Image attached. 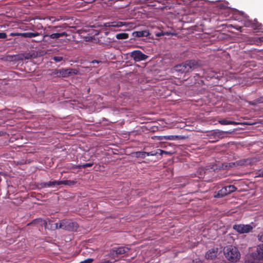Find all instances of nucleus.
Returning <instances> with one entry per match:
<instances>
[{
  "mask_svg": "<svg viewBox=\"0 0 263 263\" xmlns=\"http://www.w3.org/2000/svg\"><path fill=\"white\" fill-rule=\"evenodd\" d=\"M224 254L226 258L232 262H237L240 257L238 249L232 246H228L224 249Z\"/></svg>",
  "mask_w": 263,
  "mask_h": 263,
  "instance_id": "f257e3e1",
  "label": "nucleus"
},
{
  "mask_svg": "<svg viewBox=\"0 0 263 263\" xmlns=\"http://www.w3.org/2000/svg\"><path fill=\"white\" fill-rule=\"evenodd\" d=\"M197 65V62L195 60L186 61L181 64L176 65L174 69L177 72L186 73L195 68Z\"/></svg>",
  "mask_w": 263,
  "mask_h": 263,
  "instance_id": "f03ea898",
  "label": "nucleus"
},
{
  "mask_svg": "<svg viewBox=\"0 0 263 263\" xmlns=\"http://www.w3.org/2000/svg\"><path fill=\"white\" fill-rule=\"evenodd\" d=\"M78 70L72 68L55 69L49 74L50 76L55 78H67L70 76L77 74Z\"/></svg>",
  "mask_w": 263,
  "mask_h": 263,
  "instance_id": "7ed1b4c3",
  "label": "nucleus"
},
{
  "mask_svg": "<svg viewBox=\"0 0 263 263\" xmlns=\"http://www.w3.org/2000/svg\"><path fill=\"white\" fill-rule=\"evenodd\" d=\"M79 228L78 224L70 220H62L59 223V229L68 231H76Z\"/></svg>",
  "mask_w": 263,
  "mask_h": 263,
  "instance_id": "20e7f679",
  "label": "nucleus"
},
{
  "mask_svg": "<svg viewBox=\"0 0 263 263\" xmlns=\"http://www.w3.org/2000/svg\"><path fill=\"white\" fill-rule=\"evenodd\" d=\"M227 133V132L223 131L215 130L207 132L206 136L209 137V142H211L215 140L217 141L219 139H222Z\"/></svg>",
  "mask_w": 263,
  "mask_h": 263,
  "instance_id": "39448f33",
  "label": "nucleus"
},
{
  "mask_svg": "<svg viewBox=\"0 0 263 263\" xmlns=\"http://www.w3.org/2000/svg\"><path fill=\"white\" fill-rule=\"evenodd\" d=\"M236 190L237 187L234 185L224 186L218 192L215 197L217 198L222 197L235 192Z\"/></svg>",
  "mask_w": 263,
  "mask_h": 263,
  "instance_id": "423d86ee",
  "label": "nucleus"
},
{
  "mask_svg": "<svg viewBox=\"0 0 263 263\" xmlns=\"http://www.w3.org/2000/svg\"><path fill=\"white\" fill-rule=\"evenodd\" d=\"M233 229L239 234L248 233L253 230V227L250 224H234Z\"/></svg>",
  "mask_w": 263,
  "mask_h": 263,
  "instance_id": "0eeeda50",
  "label": "nucleus"
},
{
  "mask_svg": "<svg viewBox=\"0 0 263 263\" xmlns=\"http://www.w3.org/2000/svg\"><path fill=\"white\" fill-rule=\"evenodd\" d=\"M130 56L135 62H140L145 60L148 57L147 55L143 53L140 50H134L132 51L130 53Z\"/></svg>",
  "mask_w": 263,
  "mask_h": 263,
  "instance_id": "6e6552de",
  "label": "nucleus"
},
{
  "mask_svg": "<svg viewBox=\"0 0 263 263\" xmlns=\"http://www.w3.org/2000/svg\"><path fill=\"white\" fill-rule=\"evenodd\" d=\"M131 23L121 22V21H114L110 22H107L104 24L103 26L105 27H120L123 26L126 27H131Z\"/></svg>",
  "mask_w": 263,
  "mask_h": 263,
  "instance_id": "1a4fd4ad",
  "label": "nucleus"
},
{
  "mask_svg": "<svg viewBox=\"0 0 263 263\" xmlns=\"http://www.w3.org/2000/svg\"><path fill=\"white\" fill-rule=\"evenodd\" d=\"M250 161L248 159H241L235 162H232L228 163L227 166L230 167L237 168L239 166L245 165L248 163H250Z\"/></svg>",
  "mask_w": 263,
  "mask_h": 263,
  "instance_id": "9d476101",
  "label": "nucleus"
},
{
  "mask_svg": "<svg viewBox=\"0 0 263 263\" xmlns=\"http://www.w3.org/2000/svg\"><path fill=\"white\" fill-rule=\"evenodd\" d=\"M68 34L66 32H60L58 31V32L57 33H54L51 34H45L43 35V38L42 40H38V41H35V42H42L44 40L45 38L46 37H49L50 38L52 39H58L60 37L62 36H67Z\"/></svg>",
  "mask_w": 263,
  "mask_h": 263,
  "instance_id": "9b49d317",
  "label": "nucleus"
},
{
  "mask_svg": "<svg viewBox=\"0 0 263 263\" xmlns=\"http://www.w3.org/2000/svg\"><path fill=\"white\" fill-rule=\"evenodd\" d=\"M130 248L128 247H114L112 249L111 252L115 253L117 255H122L127 253Z\"/></svg>",
  "mask_w": 263,
  "mask_h": 263,
  "instance_id": "f8f14e48",
  "label": "nucleus"
},
{
  "mask_svg": "<svg viewBox=\"0 0 263 263\" xmlns=\"http://www.w3.org/2000/svg\"><path fill=\"white\" fill-rule=\"evenodd\" d=\"M218 254V248H213L212 249L209 250L206 255L205 257L208 259H215Z\"/></svg>",
  "mask_w": 263,
  "mask_h": 263,
  "instance_id": "ddd939ff",
  "label": "nucleus"
},
{
  "mask_svg": "<svg viewBox=\"0 0 263 263\" xmlns=\"http://www.w3.org/2000/svg\"><path fill=\"white\" fill-rule=\"evenodd\" d=\"M44 228L52 230H56L59 229V223H53L51 220H48V221L46 220Z\"/></svg>",
  "mask_w": 263,
  "mask_h": 263,
  "instance_id": "4468645a",
  "label": "nucleus"
},
{
  "mask_svg": "<svg viewBox=\"0 0 263 263\" xmlns=\"http://www.w3.org/2000/svg\"><path fill=\"white\" fill-rule=\"evenodd\" d=\"M210 172L208 170L204 168L198 167V178L202 179L204 181H209V179L205 178V176Z\"/></svg>",
  "mask_w": 263,
  "mask_h": 263,
  "instance_id": "2eb2a0df",
  "label": "nucleus"
},
{
  "mask_svg": "<svg viewBox=\"0 0 263 263\" xmlns=\"http://www.w3.org/2000/svg\"><path fill=\"white\" fill-rule=\"evenodd\" d=\"M132 34L134 37H141L148 36L149 35V33L148 30H144L134 31Z\"/></svg>",
  "mask_w": 263,
  "mask_h": 263,
  "instance_id": "dca6fc26",
  "label": "nucleus"
},
{
  "mask_svg": "<svg viewBox=\"0 0 263 263\" xmlns=\"http://www.w3.org/2000/svg\"><path fill=\"white\" fill-rule=\"evenodd\" d=\"M45 220L42 219V218H37L33 220L31 222L28 224V225L33 224L35 226H38L41 227H44L45 224Z\"/></svg>",
  "mask_w": 263,
  "mask_h": 263,
  "instance_id": "f3484780",
  "label": "nucleus"
},
{
  "mask_svg": "<svg viewBox=\"0 0 263 263\" xmlns=\"http://www.w3.org/2000/svg\"><path fill=\"white\" fill-rule=\"evenodd\" d=\"M17 35H21V36L25 37L32 38V37L40 35V33L27 32L18 33Z\"/></svg>",
  "mask_w": 263,
  "mask_h": 263,
  "instance_id": "a211bd4d",
  "label": "nucleus"
},
{
  "mask_svg": "<svg viewBox=\"0 0 263 263\" xmlns=\"http://www.w3.org/2000/svg\"><path fill=\"white\" fill-rule=\"evenodd\" d=\"M179 136H174V135H170V136H159L158 138L159 140H176L179 139Z\"/></svg>",
  "mask_w": 263,
  "mask_h": 263,
  "instance_id": "6ab92c4d",
  "label": "nucleus"
},
{
  "mask_svg": "<svg viewBox=\"0 0 263 263\" xmlns=\"http://www.w3.org/2000/svg\"><path fill=\"white\" fill-rule=\"evenodd\" d=\"M249 104L252 106H256L258 104L263 103V96L253 101H247Z\"/></svg>",
  "mask_w": 263,
  "mask_h": 263,
  "instance_id": "aec40b11",
  "label": "nucleus"
},
{
  "mask_svg": "<svg viewBox=\"0 0 263 263\" xmlns=\"http://www.w3.org/2000/svg\"><path fill=\"white\" fill-rule=\"evenodd\" d=\"M42 187H51L55 185H59V181H49L47 182H44L41 184Z\"/></svg>",
  "mask_w": 263,
  "mask_h": 263,
  "instance_id": "412c9836",
  "label": "nucleus"
},
{
  "mask_svg": "<svg viewBox=\"0 0 263 263\" xmlns=\"http://www.w3.org/2000/svg\"><path fill=\"white\" fill-rule=\"evenodd\" d=\"M262 25L259 23L256 19H254V21H253V25L252 27V28L254 30H260L262 29Z\"/></svg>",
  "mask_w": 263,
  "mask_h": 263,
  "instance_id": "4be33fe9",
  "label": "nucleus"
},
{
  "mask_svg": "<svg viewBox=\"0 0 263 263\" xmlns=\"http://www.w3.org/2000/svg\"><path fill=\"white\" fill-rule=\"evenodd\" d=\"M256 252L259 259H263V244L257 246Z\"/></svg>",
  "mask_w": 263,
  "mask_h": 263,
  "instance_id": "5701e85b",
  "label": "nucleus"
},
{
  "mask_svg": "<svg viewBox=\"0 0 263 263\" xmlns=\"http://www.w3.org/2000/svg\"><path fill=\"white\" fill-rule=\"evenodd\" d=\"M219 123L221 125H237L238 123L235 121H229L226 119H222L219 121Z\"/></svg>",
  "mask_w": 263,
  "mask_h": 263,
  "instance_id": "b1692460",
  "label": "nucleus"
},
{
  "mask_svg": "<svg viewBox=\"0 0 263 263\" xmlns=\"http://www.w3.org/2000/svg\"><path fill=\"white\" fill-rule=\"evenodd\" d=\"M186 5L191 7H195L197 5V0H184Z\"/></svg>",
  "mask_w": 263,
  "mask_h": 263,
  "instance_id": "393cba45",
  "label": "nucleus"
},
{
  "mask_svg": "<svg viewBox=\"0 0 263 263\" xmlns=\"http://www.w3.org/2000/svg\"><path fill=\"white\" fill-rule=\"evenodd\" d=\"M116 37L118 40L126 39L128 37V34L126 33H120L116 34Z\"/></svg>",
  "mask_w": 263,
  "mask_h": 263,
  "instance_id": "a878e982",
  "label": "nucleus"
},
{
  "mask_svg": "<svg viewBox=\"0 0 263 263\" xmlns=\"http://www.w3.org/2000/svg\"><path fill=\"white\" fill-rule=\"evenodd\" d=\"M242 23L245 27L252 28L253 25V21L245 20L243 21Z\"/></svg>",
  "mask_w": 263,
  "mask_h": 263,
  "instance_id": "bb28decb",
  "label": "nucleus"
},
{
  "mask_svg": "<svg viewBox=\"0 0 263 263\" xmlns=\"http://www.w3.org/2000/svg\"><path fill=\"white\" fill-rule=\"evenodd\" d=\"M75 183V182L71 180H64V181H59V185L62 184H65L67 185H73Z\"/></svg>",
  "mask_w": 263,
  "mask_h": 263,
  "instance_id": "cd10ccee",
  "label": "nucleus"
},
{
  "mask_svg": "<svg viewBox=\"0 0 263 263\" xmlns=\"http://www.w3.org/2000/svg\"><path fill=\"white\" fill-rule=\"evenodd\" d=\"M222 76L220 72H215L212 71V73L211 74V78H214L215 79H219L220 78H221Z\"/></svg>",
  "mask_w": 263,
  "mask_h": 263,
  "instance_id": "c85d7f7f",
  "label": "nucleus"
},
{
  "mask_svg": "<svg viewBox=\"0 0 263 263\" xmlns=\"http://www.w3.org/2000/svg\"><path fill=\"white\" fill-rule=\"evenodd\" d=\"M136 156L141 158H145L146 156V152H138L136 153Z\"/></svg>",
  "mask_w": 263,
  "mask_h": 263,
  "instance_id": "c756f323",
  "label": "nucleus"
},
{
  "mask_svg": "<svg viewBox=\"0 0 263 263\" xmlns=\"http://www.w3.org/2000/svg\"><path fill=\"white\" fill-rule=\"evenodd\" d=\"M93 165L92 163H85L83 165H79V166H78L77 167H79V168H86V167H90V166H92Z\"/></svg>",
  "mask_w": 263,
  "mask_h": 263,
  "instance_id": "7c9ffc66",
  "label": "nucleus"
},
{
  "mask_svg": "<svg viewBox=\"0 0 263 263\" xmlns=\"http://www.w3.org/2000/svg\"><path fill=\"white\" fill-rule=\"evenodd\" d=\"M52 59L56 62H60L63 60L62 57H54Z\"/></svg>",
  "mask_w": 263,
  "mask_h": 263,
  "instance_id": "2f4dec72",
  "label": "nucleus"
},
{
  "mask_svg": "<svg viewBox=\"0 0 263 263\" xmlns=\"http://www.w3.org/2000/svg\"><path fill=\"white\" fill-rule=\"evenodd\" d=\"M257 237L259 241L263 242V231L259 233Z\"/></svg>",
  "mask_w": 263,
  "mask_h": 263,
  "instance_id": "473e14b6",
  "label": "nucleus"
},
{
  "mask_svg": "<svg viewBox=\"0 0 263 263\" xmlns=\"http://www.w3.org/2000/svg\"><path fill=\"white\" fill-rule=\"evenodd\" d=\"M93 260V259L88 258L87 259H86L84 261H81L80 263H92Z\"/></svg>",
  "mask_w": 263,
  "mask_h": 263,
  "instance_id": "72a5a7b5",
  "label": "nucleus"
},
{
  "mask_svg": "<svg viewBox=\"0 0 263 263\" xmlns=\"http://www.w3.org/2000/svg\"><path fill=\"white\" fill-rule=\"evenodd\" d=\"M157 154L156 152H155L154 151H152L150 152H146V156H155Z\"/></svg>",
  "mask_w": 263,
  "mask_h": 263,
  "instance_id": "f704fd0d",
  "label": "nucleus"
},
{
  "mask_svg": "<svg viewBox=\"0 0 263 263\" xmlns=\"http://www.w3.org/2000/svg\"><path fill=\"white\" fill-rule=\"evenodd\" d=\"M7 36L6 33L4 32H0V39H5Z\"/></svg>",
  "mask_w": 263,
  "mask_h": 263,
  "instance_id": "c9c22d12",
  "label": "nucleus"
},
{
  "mask_svg": "<svg viewBox=\"0 0 263 263\" xmlns=\"http://www.w3.org/2000/svg\"><path fill=\"white\" fill-rule=\"evenodd\" d=\"M170 34V33L168 32H164V33H158L157 34V35L158 36H161L162 35H169Z\"/></svg>",
  "mask_w": 263,
  "mask_h": 263,
  "instance_id": "e433bc0d",
  "label": "nucleus"
},
{
  "mask_svg": "<svg viewBox=\"0 0 263 263\" xmlns=\"http://www.w3.org/2000/svg\"><path fill=\"white\" fill-rule=\"evenodd\" d=\"M236 29L237 30L239 31L240 32H242V26H238L237 27H236Z\"/></svg>",
  "mask_w": 263,
  "mask_h": 263,
  "instance_id": "4c0bfd02",
  "label": "nucleus"
},
{
  "mask_svg": "<svg viewBox=\"0 0 263 263\" xmlns=\"http://www.w3.org/2000/svg\"><path fill=\"white\" fill-rule=\"evenodd\" d=\"M203 35V34L198 33V39H199V38H202V36Z\"/></svg>",
  "mask_w": 263,
  "mask_h": 263,
  "instance_id": "58836bf2",
  "label": "nucleus"
},
{
  "mask_svg": "<svg viewBox=\"0 0 263 263\" xmlns=\"http://www.w3.org/2000/svg\"><path fill=\"white\" fill-rule=\"evenodd\" d=\"M57 28H58L57 26L53 27L52 30L54 31H55V29H57Z\"/></svg>",
  "mask_w": 263,
  "mask_h": 263,
  "instance_id": "ea45409f",
  "label": "nucleus"
},
{
  "mask_svg": "<svg viewBox=\"0 0 263 263\" xmlns=\"http://www.w3.org/2000/svg\"><path fill=\"white\" fill-rule=\"evenodd\" d=\"M29 57H30V55H29V54H27V56L25 57V58L29 59Z\"/></svg>",
  "mask_w": 263,
  "mask_h": 263,
  "instance_id": "a19ab883",
  "label": "nucleus"
},
{
  "mask_svg": "<svg viewBox=\"0 0 263 263\" xmlns=\"http://www.w3.org/2000/svg\"><path fill=\"white\" fill-rule=\"evenodd\" d=\"M200 0H198V7L200 6Z\"/></svg>",
  "mask_w": 263,
  "mask_h": 263,
  "instance_id": "79ce46f5",
  "label": "nucleus"
},
{
  "mask_svg": "<svg viewBox=\"0 0 263 263\" xmlns=\"http://www.w3.org/2000/svg\"><path fill=\"white\" fill-rule=\"evenodd\" d=\"M201 30H202V31H203V30H204V29L203 28V27H202V28H201Z\"/></svg>",
  "mask_w": 263,
  "mask_h": 263,
  "instance_id": "37998d69",
  "label": "nucleus"
},
{
  "mask_svg": "<svg viewBox=\"0 0 263 263\" xmlns=\"http://www.w3.org/2000/svg\"><path fill=\"white\" fill-rule=\"evenodd\" d=\"M200 28H199L198 27V31H199V30H200Z\"/></svg>",
  "mask_w": 263,
  "mask_h": 263,
  "instance_id": "c03bdc74",
  "label": "nucleus"
}]
</instances>
